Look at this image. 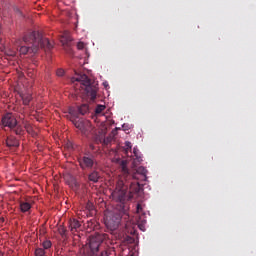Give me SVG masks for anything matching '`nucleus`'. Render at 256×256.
Returning <instances> with one entry per match:
<instances>
[{
    "mask_svg": "<svg viewBox=\"0 0 256 256\" xmlns=\"http://www.w3.org/2000/svg\"><path fill=\"white\" fill-rule=\"evenodd\" d=\"M129 162H120V170L122 177L118 180L116 184V189L112 192V197L119 203H125L133 199L134 195L140 193L141 184L139 182H127L128 179H134L135 181H147V169L143 166L135 167V162L132 163L133 167L131 170L127 168Z\"/></svg>",
    "mask_w": 256,
    "mask_h": 256,
    "instance_id": "f257e3e1",
    "label": "nucleus"
},
{
    "mask_svg": "<svg viewBox=\"0 0 256 256\" xmlns=\"http://www.w3.org/2000/svg\"><path fill=\"white\" fill-rule=\"evenodd\" d=\"M17 51L21 55H27V53H37L39 49H47L51 51L53 44L47 38H43L39 32H30L26 34L22 40L16 42Z\"/></svg>",
    "mask_w": 256,
    "mask_h": 256,
    "instance_id": "f03ea898",
    "label": "nucleus"
},
{
    "mask_svg": "<svg viewBox=\"0 0 256 256\" xmlns=\"http://www.w3.org/2000/svg\"><path fill=\"white\" fill-rule=\"evenodd\" d=\"M123 219H127V214L123 212H110L106 216L105 225L110 231H117Z\"/></svg>",
    "mask_w": 256,
    "mask_h": 256,
    "instance_id": "7ed1b4c3",
    "label": "nucleus"
},
{
    "mask_svg": "<svg viewBox=\"0 0 256 256\" xmlns=\"http://www.w3.org/2000/svg\"><path fill=\"white\" fill-rule=\"evenodd\" d=\"M78 83H81L86 87V91L88 95L90 96L91 101H95L97 99V89L91 87V80L89 77L85 74L78 75L76 78H73Z\"/></svg>",
    "mask_w": 256,
    "mask_h": 256,
    "instance_id": "20e7f679",
    "label": "nucleus"
},
{
    "mask_svg": "<svg viewBox=\"0 0 256 256\" xmlns=\"http://www.w3.org/2000/svg\"><path fill=\"white\" fill-rule=\"evenodd\" d=\"M1 125L3 127H8L9 129H14L17 127V118L14 113L8 112L2 116Z\"/></svg>",
    "mask_w": 256,
    "mask_h": 256,
    "instance_id": "39448f33",
    "label": "nucleus"
},
{
    "mask_svg": "<svg viewBox=\"0 0 256 256\" xmlns=\"http://www.w3.org/2000/svg\"><path fill=\"white\" fill-rule=\"evenodd\" d=\"M5 143L9 149H17L19 147V139L13 135L7 136Z\"/></svg>",
    "mask_w": 256,
    "mask_h": 256,
    "instance_id": "423d86ee",
    "label": "nucleus"
},
{
    "mask_svg": "<svg viewBox=\"0 0 256 256\" xmlns=\"http://www.w3.org/2000/svg\"><path fill=\"white\" fill-rule=\"evenodd\" d=\"M81 227V222H79L77 219H70L69 221V229L71 233H77Z\"/></svg>",
    "mask_w": 256,
    "mask_h": 256,
    "instance_id": "0eeeda50",
    "label": "nucleus"
},
{
    "mask_svg": "<svg viewBox=\"0 0 256 256\" xmlns=\"http://www.w3.org/2000/svg\"><path fill=\"white\" fill-rule=\"evenodd\" d=\"M80 131L81 133H83V135H89V133L93 131V126H91V122L85 121L83 128H80Z\"/></svg>",
    "mask_w": 256,
    "mask_h": 256,
    "instance_id": "6e6552de",
    "label": "nucleus"
},
{
    "mask_svg": "<svg viewBox=\"0 0 256 256\" xmlns=\"http://www.w3.org/2000/svg\"><path fill=\"white\" fill-rule=\"evenodd\" d=\"M78 113L80 115H87L89 113V105L88 104H82L78 107Z\"/></svg>",
    "mask_w": 256,
    "mask_h": 256,
    "instance_id": "1a4fd4ad",
    "label": "nucleus"
},
{
    "mask_svg": "<svg viewBox=\"0 0 256 256\" xmlns=\"http://www.w3.org/2000/svg\"><path fill=\"white\" fill-rule=\"evenodd\" d=\"M133 161H143V156L141 155V152H139V149L137 148L133 149Z\"/></svg>",
    "mask_w": 256,
    "mask_h": 256,
    "instance_id": "9d476101",
    "label": "nucleus"
},
{
    "mask_svg": "<svg viewBox=\"0 0 256 256\" xmlns=\"http://www.w3.org/2000/svg\"><path fill=\"white\" fill-rule=\"evenodd\" d=\"M21 99L23 101V105H29V103H31V99H33V97L31 96V94H22Z\"/></svg>",
    "mask_w": 256,
    "mask_h": 256,
    "instance_id": "9b49d317",
    "label": "nucleus"
},
{
    "mask_svg": "<svg viewBox=\"0 0 256 256\" xmlns=\"http://www.w3.org/2000/svg\"><path fill=\"white\" fill-rule=\"evenodd\" d=\"M20 209L22 213H27L31 209V204L28 202H21L20 203Z\"/></svg>",
    "mask_w": 256,
    "mask_h": 256,
    "instance_id": "f8f14e48",
    "label": "nucleus"
},
{
    "mask_svg": "<svg viewBox=\"0 0 256 256\" xmlns=\"http://www.w3.org/2000/svg\"><path fill=\"white\" fill-rule=\"evenodd\" d=\"M89 181H92V183H97V181H99V173L97 172H92L89 175Z\"/></svg>",
    "mask_w": 256,
    "mask_h": 256,
    "instance_id": "ddd939ff",
    "label": "nucleus"
},
{
    "mask_svg": "<svg viewBox=\"0 0 256 256\" xmlns=\"http://www.w3.org/2000/svg\"><path fill=\"white\" fill-rule=\"evenodd\" d=\"M13 130L16 135H23V126L22 125L16 124V126H15V128H13Z\"/></svg>",
    "mask_w": 256,
    "mask_h": 256,
    "instance_id": "4468645a",
    "label": "nucleus"
},
{
    "mask_svg": "<svg viewBox=\"0 0 256 256\" xmlns=\"http://www.w3.org/2000/svg\"><path fill=\"white\" fill-rule=\"evenodd\" d=\"M35 256H47V251H45L43 248H36Z\"/></svg>",
    "mask_w": 256,
    "mask_h": 256,
    "instance_id": "2eb2a0df",
    "label": "nucleus"
},
{
    "mask_svg": "<svg viewBox=\"0 0 256 256\" xmlns=\"http://www.w3.org/2000/svg\"><path fill=\"white\" fill-rule=\"evenodd\" d=\"M52 243H51V240H46L42 243V249H44V251H47V249H51L52 247Z\"/></svg>",
    "mask_w": 256,
    "mask_h": 256,
    "instance_id": "dca6fc26",
    "label": "nucleus"
},
{
    "mask_svg": "<svg viewBox=\"0 0 256 256\" xmlns=\"http://www.w3.org/2000/svg\"><path fill=\"white\" fill-rule=\"evenodd\" d=\"M65 149H67V151H74L75 150V145L73 144V142L68 141L65 144Z\"/></svg>",
    "mask_w": 256,
    "mask_h": 256,
    "instance_id": "f3484780",
    "label": "nucleus"
},
{
    "mask_svg": "<svg viewBox=\"0 0 256 256\" xmlns=\"http://www.w3.org/2000/svg\"><path fill=\"white\" fill-rule=\"evenodd\" d=\"M105 111V106L104 105H98L95 109V114L96 115H101Z\"/></svg>",
    "mask_w": 256,
    "mask_h": 256,
    "instance_id": "a211bd4d",
    "label": "nucleus"
},
{
    "mask_svg": "<svg viewBox=\"0 0 256 256\" xmlns=\"http://www.w3.org/2000/svg\"><path fill=\"white\" fill-rule=\"evenodd\" d=\"M36 71L34 69L29 68L27 70V76L30 77V79H35Z\"/></svg>",
    "mask_w": 256,
    "mask_h": 256,
    "instance_id": "6ab92c4d",
    "label": "nucleus"
},
{
    "mask_svg": "<svg viewBox=\"0 0 256 256\" xmlns=\"http://www.w3.org/2000/svg\"><path fill=\"white\" fill-rule=\"evenodd\" d=\"M74 125L77 129L81 130V129H83V126L85 125V121H76V122H74Z\"/></svg>",
    "mask_w": 256,
    "mask_h": 256,
    "instance_id": "aec40b11",
    "label": "nucleus"
},
{
    "mask_svg": "<svg viewBox=\"0 0 256 256\" xmlns=\"http://www.w3.org/2000/svg\"><path fill=\"white\" fill-rule=\"evenodd\" d=\"M58 233L61 235V237H65L67 230L63 226H60L58 229Z\"/></svg>",
    "mask_w": 256,
    "mask_h": 256,
    "instance_id": "412c9836",
    "label": "nucleus"
},
{
    "mask_svg": "<svg viewBox=\"0 0 256 256\" xmlns=\"http://www.w3.org/2000/svg\"><path fill=\"white\" fill-rule=\"evenodd\" d=\"M111 141H113V138H111V137L103 138L102 145H109V143H111Z\"/></svg>",
    "mask_w": 256,
    "mask_h": 256,
    "instance_id": "4be33fe9",
    "label": "nucleus"
},
{
    "mask_svg": "<svg viewBox=\"0 0 256 256\" xmlns=\"http://www.w3.org/2000/svg\"><path fill=\"white\" fill-rule=\"evenodd\" d=\"M83 165H87V169H91L93 167L94 162L93 161H82Z\"/></svg>",
    "mask_w": 256,
    "mask_h": 256,
    "instance_id": "5701e85b",
    "label": "nucleus"
},
{
    "mask_svg": "<svg viewBox=\"0 0 256 256\" xmlns=\"http://www.w3.org/2000/svg\"><path fill=\"white\" fill-rule=\"evenodd\" d=\"M124 147H125L126 153H128L133 146L131 145V142L126 141Z\"/></svg>",
    "mask_w": 256,
    "mask_h": 256,
    "instance_id": "b1692460",
    "label": "nucleus"
},
{
    "mask_svg": "<svg viewBox=\"0 0 256 256\" xmlns=\"http://www.w3.org/2000/svg\"><path fill=\"white\" fill-rule=\"evenodd\" d=\"M56 75L58 77H63V75H65V70L63 69H58L57 72H56Z\"/></svg>",
    "mask_w": 256,
    "mask_h": 256,
    "instance_id": "393cba45",
    "label": "nucleus"
},
{
    "mask_svg": "<svg viewBox=\"0 0 256 256\" xmlns=\"http://www.w3.org/2000/svg\"><path fill=\"white\" fill-rule=\"evenodd\" d=\"M103 139H104L103 136H96L95 143H97V144L102 143L103 144Z\"/></svg>",
    "mask_w": 256,
    "mask_h": 256,
    "instance_id": "a878e982",
    "label": "nucleus"
},
{
    "mask_svg": "<svg viewBox=\"0 0 256 256\" xmlns=\"http://www.w3.org/2000/svg\"><path fill=\"white\" fill-rule=\"evenodd\" d=\"M71 37L69 36H63L62 37V43H70Z\"/></svg>",
    "mask_w": 256,
    "mask_h": 256,
    "instance_id": "bb28decb",
    "label": "nucleus"
},
{
    "mask_svg": "<svg viewBox=\"0 0 256 256\" xmlns=\"http://www.w3.org/2000/svg\"><path fill=\"white\" fill-rule=\"evenodd\" d=\"M125 241L128 243H135V238L131 236H126Z\"/></svg>",
    "mask_w": 256,
    "mask_h": 256,
    "instance_id": "cd10ccee",
    "label": "nucleus"
},
{
    "mask_svg": "<svg viewBox=\"0 0 256 256\" xmlns=\"http://www.w3.org/2000/svg\"><path fill=\"white\" fill-rule=\"evenodd\" d=\"M77 49H79V50L85 49V43H83V42H78V44H77Z\"/></svg>",
    "mask_w": 256,
    "mask_h": 256,
    "instance_id": "c85d7f7f",
    "label": "nucleus"
},
{
    "mask_svg": "<svg viewBox=\"0 0 256 256\" xmlns=\"http://www.w3.org/2000/svg\"><path fill=\"white\" fill-rule=\"evenodd\" d=\"M136 211L137 213H141L143 211V206H141V204H137Z\"/></svg>",
    "mask_w": 256,
    "mask_h": 256,
    "instance_id": "c756f323",
    "label": "nucleus"
},
{
    "mask_svg": "<svg viewBox=\"0 0 256 256\" xmlns=\"http://www.w3.org/2000/svg\"><path fill=\"white\" fill-rule=\"evenodd\" d=\"M79 164L82 169H87V164H83V161H80Z\"/></svg>",
    "mask_w": 256,
    "mask_h": 256,
    "instance_id": "7c9ffc66",
    "label": "nucleus"
},
{
    "mask_svg": "<svg viewBox=\"0 0 256 256\" xmlns=\"http://www.w3.org/2000/svg\"><path fill=\"white\" fill-rule=\"evenodd\" d=\"M117 129H118V128H115L114 130H112L111 135H112L113 137H115V135H117Z\"/></svg>",
    "mask_w": 256,
    "mask_h": 256,
    "instance_id": "2f4dec72",
    "label": "nucleus"
},
{
    "mask_svg": "<svg viewBox=\"0 0 256 256\" xmlns=\"http://www.w3.org/2000/svg\"><path fill=\"white\" fill-rule=\"evenodd\" d=\"M8 55H9L10 57H15V52H10V53H8Z\"/></svg>",
    "mask_w": 256,
    "mask_h": 256,
    "instance_id": "473e14b6",
    "label": "nucleus"
},
{
    "mask_svg": "<svg viewBox=\"0 0 256 256\" xmlns=\"http://www.w3.org/2000/svg\"><path fill=\"white\" fill-rule=\"evenodd\" d=\"M0 221L2 222V223H5V218H0Z\"/></svg>",
    "mask_w": 256,
    "mask_h": 256,
    "instance_id": "72a5a7b5",
    "label": "nucleus"
},
{
    "mask_svg": "<svg viewBox=\"0 0 256 256\" xmlns=\"http://www.w3.org/2000/svg\"><path fill=\"white\" fill-rule=\"evenodd\" d=\"M84 161H91V158H84Z\"/></svg>",
    "mask_w": 256,
    "mask_h": 256,
    "instance_id": "f704fd0d",
    "label": "nucleus"
},
{
    "mask_svg": "<svg viewBox=\"0 0 256 256\" xmlns=\"http://www.w3.org/2000/svg\"><path fill=\"white\" fill-rule=\"evenodd\" d=\"M90 148L92 149V151H93V149H95V146H93V145H90Z\"/></svg>",
    "mask_w": 256,
    "mask_h": 256,
    "instance_id": "c9c22d12",
    "label": "nucleus"
},
{
    "mask_svg": "<svg viewBox=\"0 0 256 256\" xmlns=\"http://www.w3.org/2000/svg\"><path fill=\"white\" fill-rule=\"evenodd\" d=\"M125 225H126V227H129V224H128V223H126Z\"/></svg>",
    "mask_w": 256,
    "mask_h": 256,
    "instance_id": "e433bc0d",
    "label": "nucleus"
},
{
    "mask_svg": "<svg viewBox=\"0 0 256 256\" xmlns=\"http://www.w3.org/2000/svg\"><path fill=\"white\" fill-rule=\"evenodd\" d=\"M0 256H3V253L0 252Z\"/></svg>",
    "mask_w": 256,
    "mask_h": 256,
    "instance_id": "4c0bfd02",
    "label": "nucleus"
}]
</instances>
